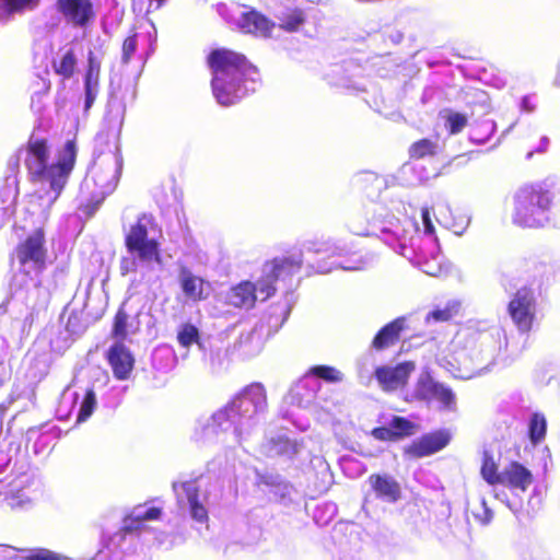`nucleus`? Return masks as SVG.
I'll list each match as a JSON object with an SVG mask.
<instances>
[{
  "label": "nucleus",
  "instance_id": "f257e3e1",
  "mask_svg": "<svg viewBox=\"0 0 560 560\" xmlns=\"http://www.w3.org/2000/svg\"><path fill=\"white\" fill-rule=\"evenodd\" d=\"M206 62L211 71L213 96L223 106H232L247 95L246 82H256L259 69L241 51L219 47L212 49Z\"/></svg>",
  "mask_w": 560,
  "mask_h": 560
},
{
  "label": "nucleus",
  "instance_id": "f03ea898",
  "mask_svg": "<svg viewBox=\"0 0 560 560\" xmlns=\"http://www.w3.org/2000/svg\"><path fill=\"white\" fill-rule=\"evenodd\" d=\"M25 167L27 170L30 182L33 184H49L50 190L46 192L48 196L43 212L46 217L52 203L60 196L68 177L75 164L77 148L73 140H68L57 160L52 164H48L49 147L44 138L30 137L25 144Z\"/></svg>",
  "mask_w": 560,
  "mask_h": 560
},
{
  "label": "nucleus",
  "instance_id": "7ed1b4c3",
  "mask_svg": "<svg viewBox=\"0 0 560 560\" xmlns=\"http://www.w3.org/2000/svg\"><path fill=\"white\" fill-rule=\"evenodd\" d=\"M121 167V156L116 152L106 156L98 155L93 161L79 190L80 208L85 214L93 215L106 196L115 189Z\"/></svg>",
  "mask_w": 560,
  "mask_h": 560
},
{
  "label": "nucleus",
  "instance_id": "20e7f679",
  "mask_svg": "<svg viewBox=\"0 0 560 560\" xmlns=\"http://www.w3.org/2000/svg\"><path fill=\"white\" fill-rule=\"evenodd\" d=\"M553 194L541 184H527L512 196V222L523 229H540L549 222Z\"/></svg>",
  "mask_w": 560,
  "mask_h": 560
},
{
  "label": "nucleus",
  "instance_id": "39448f33",
  "mask_svg": "<svg viewBox=\"0 0 560 560\" xmlns=\"http://www.w3.org/2000/svg\"><path fill=\"white\" fill-rule=\"evenodd\" d=\"M155 225L152 214L141 213L130 225L125 236V246L129 254L144 262H161L160 242L149 237V230Z\"/></svg>",
  "mask_w": 560,
  "mask_h": 560
},
{
  "label": "nucleus",
  "instance_id": "423d86ee",
  "mask_svg": "<svg viewBox=\"0 0 560 560\" xmlns=\"http://www.w3.org/2000/svg\"><path fill=\"white\" fill-rule=\"evenodd\" d=\"M13 255L20 267L31 266L35 272L42 273L47 267L48 258L44 229L37 228L20 241Z\"/></svg>",
  "mask_w": 560,
  "mask_h": 560
},
{
  "label": "nucleus",
  "instance_id": "0eeeda50",
  "mask_svg": "<svg viewBox=\"0 0 560 560\" xmlns=\"http://www.w3.org/2000/svg\"><path fill=\"white\" fill-rule=\"evenodd\" d=\"M506 311L518 331L529 332L536 317L534 290L527 285L517 289L511 296Z\"/></svg>",
  "mask_w": 560,
  "mask_h": 560
},
{
  "label": "nucleus",
  "instance_id": "6e6552de",
  "mask_svg": "<svg viewBox=\"0 0 560 560\" xmlns=\"http://www.w3.org/2000/svg\"><path fill=\"white\" fill-rule=\"evenodd\" d=\"M416 370L413 361H404L396 365H380L374 370V377L382 390L392 393L405 388Z\"/></svg>",
  "mask_w": 560,
  "mask_h": 560
},
{
  "label": "nucleus",
  "instance_id": "1a4fd4ad",
  "mask_svg": "<svg viewBox=\"0 0 560 560\" xmlns=\"http://www.w3.org/2000/svg\"><path fill=\"white\" fill-rule=\"evenodd\" d=\"M451 434L446 430H436L423 434L413 440L404 450V454L409 458H422L431 456L448 445Z\"/></svg>",
  "mask_w": 560,
  "mask_h": 560
},
{
  "label": "nucleus",
  "instance_id": "9d476101",
  "mask_svg": "<svg viewBox=\"0 0 560 560\" xmlns=\"http://www.w3.org/2000/svg\"><path fill=\"white\" fill-rule=\"evenodd\" d=\"M105 358L113 375L118 381L130 378L136 359L130 349L122 342H114L106 351Z\"/></svg>",
  "mask_w": 560,
  "mask_h": 560
},
{
  "label": "nucleus",
  "instance_id": "9b49d317",
  "mask_svg": "<svg viewBox=\"0 0 560 560\" xmlns=\"http://www.w3.org/2000/svg\"><path fill=\"white\" fill-rule=\"evenodd\" d=\"M417 430V423L405 417L394 416L387 427L372 429L371 435L381 442H398L412 436Z\"/></svg>",
  "mask_w": 560,
  "mask_h": 560
},
{
  "label": "nucleus",
  "instance_id": "f8f14e48",
  "mask_svg": "<svg viewBox=\"0 0 560 560\" xmlns=\"http://www.w3.org/2000/svg\"><path fill=\"white\" fill-rule=\"evenodd\" d=\"M533 482L532 471L520 462L512 460L501 471L498 485L512 492L525 493Z\"/></svg>",
  "mask_w": 560,
  "mask_h": 560
},
{
  "label": "nucleus",
  "instance_id": "ddd939ff",
  "mask_svg": "<svg viewBox=\"0 0 560 560\" xmlns=\"http://www.w3.org/2000/svg\"><path fill=\"white\" fill-rule=\"evenodd\" d=\"M57 10L74 26L83 27L94 19V10L91 0H57Z\"/></svg>",
  "mask_w": 560,
  "mask_h": 560
},
{
  "label": "nucleus",
  "instance_id": "4468645a",
  "mask_svg": "<svg viewBox=\"0 0 560 560\" xmlns=\"http://www.w3.org/2000/svg\"><path fill=\"white\" fill-rule=\"evenodd\" d=\"M368 482L375 497L387 503H396L401 498L400 483L390 475L372 474Z\"/></svg>",
  "mask_w": 560,
  "mask_h": 560
},
{
  "label": "nucleus",
  "instance_id": "2eb2a0df",
  "mask_svg": "<svg viewBox=\"0 0 560 560\" xmlns=\"http://www.w3.org/2000/svg\"><path fill=\"white\" fill-rule=\"evenodd\" d=\"M179 284L185 296L195 303L207 300L212 290L210 282L194 275L187 268H182L180 270Z\"/></svg>",
  "mask_w": 560,
  "mask_h": 560
},
{
  "label": "nucleus",
  "instance_id": "dca6fc26",
  "mask_svg": "<svg viewBox=\"0 0 560 560\" xmlns=\"http://www.w3.org/2000/svg\"><path fill=\"white\" fill-rule=\"evenodd\" d=\"M238 27L245 34L268 38L271 36L275 23L257 10L242 13Z\"/></svg>",
  "mask_w": 560,
  "mask_h": 560
},
{
  "label": "nucleus",
  "instance_id": "f3484780",
  "mask_svg": "<svg viewBox=\"0 0 560 560\" xmlns=\"http://www.w3.org/2000/svg\"><path fill=\"white\" fill-rule=\"evenodd\" d=\"M406 329V318L397 317L384 325L374 336L371 347L376 351H383L395 346L399 340L401 332Z\"/></svg>",
  "mask_w": 560,
  "mask_h": 560
},
{
  "label": "nucleus",
  "instance_id": "a211bd4d",
  "mask_svg": "<svg viewBox=\"0 0 560 560\" xmlns=\"http://www.w3.org/2000/svg\"><path fill=\"white\" fill-rule=\"evenodd\" d=\"M248 405L253 407V412H256L266 405V390L262 385L254 383L244 388L243 392L232 400L229 409L234 411L244 408V411L248 412Z\"/></svg>",
  "mask_w": 560,
  "mask_h": 560
},
{
  "label": "nucleus",
  "instance_id": "6ab92c4d",
  "mask_svg": "<svg viewBox=\"0 0 560 560\" xmlns=\"http://www.w3.org/2000/svg\"><path fill=\"white\" fill-rule=\"evenodd\" d=\"M178 488H182L185 492L187 501L189 503V511L191 517L199 522L206 523L209 520L207 508L199 501V487L196 485L195 480H188L183 482H173L172 489L173 491H177Z\"/></svg>",
  "mask_w": 560,
  "mask_h": 560
},
{
  "label": "nucleus",
  "instance_id": "aec40b11",
  "mask_svg": "<svg viewBox=\"0 0 560 560\" xmlns=\"http://www.w3.org/2000/svg\"><path fill=\"white\" fill-rule=\"evenodd\" d=\"M269 264L276 277L279 280H285L301 271L303 254L301 250L293 252L282 257H275Z\"/></svg>",
  "mask_w": 560,
  "mask_h": 560
},
{
  "label": "nucleus",
  "instance_id": "412c9836",
  "mask_svg": "<svg viewBox=\"0 0 560 560\" xmlns=\"http://www.w3.org/2000/svg\"><path fill=\"white\" fill-rule=\"evenodd\" d=\"M256 301V284L248 280L232 287L228 294L229 304L237 308H253Z\"/></svg>",
  "mask_w": 560,
  "mask_h": 560
},
{
  "label": "nucleus",
  "instance_id": "4be33fe9",
  "mask_svg": "<svg viewBox=\"0 0 560 560\" xmlns=\"http://www.w3.org/2000/svg\"><path fill=\"white\" fill-rule=\"evenodd\" d=\"M439 144L429 138H422L410 144L408 155L410 160L419 161L427 158H434L439 153Z\"/></svg>",
  "mask_w": 560,
  "mask_h": 560
},
{
  "label": "nucleus",
  "instance_id": "5701e85b",
  "mask_svg": "<svg viewBox=\"0 0 560 560\" xmlns=\"http://www.w3.org/2000/svg\"><path fill=\"white\" fill-rule=\"evenodd\" d=\"M128 320L129 315L125 310L124 304L120 305L113 318L110 336L115 342H122L128 337Z\"/></svg>",
  "mask_w": 560,
  "mask_h": 560
},
{
  "label": "nucleus",
  "instance_id": "b1692460",
  "mask_svg": "<svg viewBox=\"0 0 560 560\" xmlns=\"http://www.w3.org/2000/svg\"><path fill=\"white\" fill-rule=\"evenodd\" d=\"M500 471L493 455L485 451L482 454L480 475L490 486H497L500 481Z\"/></svg>",
  "mask_w": 560,
  "mask_h": 560
},
{
  "label": "nucleus",
  "instance_id": "393cba45",
  "mask_svg": "<svg viewBox=\"0 0 560 560\" xmlns=\"http://www.w3.org/2000/svg\"><path fill=\"white\" fill-rule=\"evenodd\" d=\"M52 69L62 79H70L75 70L77 57L73 49L67 50L59 60H52Z\"/></svg>",
  "mask_w": 560,
  "mask_h": 560
},
{
  "label": "nucleus",
  "instance_id": "a878e982",
  "mask_svg": "<svg viewBox=\"0 0 560 560\" xmlns=\"http://www.w3.org/2000/svg\"><path fill=\"white\" fill-rule=\"evenodd\" d=\"M270 456H288L293 457L298 453V445L287 436H278L269 442Z\"/></svg>",
  "mask_w": 560,
  "mask_h": 560
},
{
  "label": "nucleus",
  "instance_id": "bb28decb",
  "mask_svg": "<svg viewBox=\"0 0 560 560\" xmlns=\"http://www.w3.org/2000/svg\"><path fill=\"white\" fill-rule=\"evenodd\" d=\"M546 430L547 422L545 416L538 412L533 413L528 424V436L534 445L545 439Z\"/></svg>",
  "mask_w": 560,
  "mask_h": 560
},
{
  "label": "nucleus",
  "instance_id": "cd10ccee",
  "mask_svg": "<svg viewBox=\"0 0 560 560\" xmlns=\"http://www.w3.org/2000/svg\"><path fill=\"white\" fill-rule=\"evenodd\" d=\"M40 0H0V10L8 16L22 13L26 10H34Z\"/></svg>",
  "mask_w": 560,
  "mask_h": 560
},
{
  "label": "nucleus",
  "instance_id": "c85d7f7f",
  "mask_svg": "<svg viewBox=\"0 0 560 560\" xmlns=\"http://www.w3.org/2000/svg\"><path fill=\"white\" fill-rule=\"evenodd\" d=\"M101 61L93 51L88 54V66L84 74V85L100 88Z\"/></svg>",
  "mask_w": 560,
  "mask_h": 560
},
{
  "label": "nucleus",
  "instance_id": "c756f323",
  "mask_svg": "<svg viewBox=\"0 0 560 560\" xmlns=\"http://www.w3.org/2000/svg\"><path fill=\"white\" fill-rule=\"evenodd\" d=\"M279 279L276 275L269 270L266 272L256 284V293L258 292L261 295V300L266 301L276 294V282Z\"/></svg>",
  "mask_w": 560,
  "mask_h": 560
},
{
  "label": "nucleus",
  "instance_id": "7c9ffc66",
  "mask_svg": "<svg viewBox=\"0 0 560 560\" xmlns=\"http://www.w3.org/2000/svg\"><path fill=\"white\" fill-rule=\"evenodd\" d=\"M305 21V16L302 10L292 9L283 13L280 18L281 28L293 32L296 31Z\"/></svg>",
  "mask_w": 560,
  "mask_h": 560
},
{
  "label": "nucleus",
  "instance_id": "2f4dec72",
  "mask_svg": "<svg viewBox=\"0 0 560 560\" xmlns=\"http://www.w3.org/2000/svg\"><path fill=\"white\" fill-rule=\"evenodd\" d=\"M96 404V395L94 389L88 388L77 416V422L86 421L94 412Z\"/></svg>",
  "mask_w": 560,
  "mask_h": 560
},
{
  "label": "nucleus",
  "instance_id": "473e14b6",
  "mask_svg": "<svg viewBox=\"0 0 560 560\" xmlns=\"http://www.w3.org/2000/svg\"><path fill=\"white\" fill-rule=\"evenodd\" d=\"M198 328L189 323L183 324L177 332V341L184 348H189L194 343L199 342Z\"/></svg>",
  "mask_w": 560,
  "mask_h": 560
},
{
  "label": "nucleus",
  "instance_id": "72a5a7b5",
  "mask_svg": "<svg viewBox=\"0 0 560 560\" xmlns=\"http://www.w3.org/2000/svg\"><path fill=\"white\" fill-rule=\"evenodd\" d=\"M439 386L440 384L435 383L431 377H421L417 382L416 396L422 400L434 399Z\"/></svg>",
  "mask_w": 560,
  "mask_h": 560
},
{
  "label": "nucleus",
  "instance_id": "f704fd0d",
  "mask_svg": "<svg viewBox=\"0 0 560 560\" xmlns=\"http://www.w3.org/2000/svg\"><path fill=\"white\" fill-rule=\"evenodd\" d=\"M308 374L314 375L329 383H336L341 381V374L332 366L328 365H315L308 371Z\"/></svg>",
  "mask_w": 560,
  "mask_h": 560
},
{
  "label": "nucleus",
  "instance_id": "c9c22d12",
  "mask_svg": "<svg viewBox=\"0 0 560 560\" xmlns=\"http://www.w3.org/2000/svg\"><path fill=\"white\" fill-rule=\"evenodd\" d=\"M467 117L462 113L450 112L446 116L445 127L450 135L459 133L467 126Z\"/></svg>",
  "mask_w": 560,
  "mask_h": 560
},
{
  "label": "nucleus",
  "instance_id": "e433bc0d",
  "mask_svg": "<svg viewBox=\"0 0 560 560\" xmlns=\"http://www.w3.org/2000/svg\"><path fill=\"white\" fill-rule=\"evenodd\" d=\"M457 314V307L455 305H446L443 308H435L428 313L427 322H448Z\"/></svg>",
  "mask_w": 560,
  "mask_h": 560
},
{
  "label": "nucleus",
  "instance_id": "4c0bfd02",
  "mask_svg": "<svg viewBox=\"0 0 560 560\" xmlns=\"http://www.w3.org/2000/svg\"><path fill=\"white\" fill-rule=\"evenodd\" d=\"M138 46V34L133 32L128 35L124 42L121 47V62L124 65H128L131 60L132 55L135 54Z\"/></svg>",
  "mask_w": 560,
  "mask_h": 560
},
{
  "label": "nucleus",
  "instance_id": "58836bf2",
  "mask_svg": "<svg viewBox=\"0 0 560 560\" xmlns=\"http://www.w3.org/2000/svg\"><path fill=\"white\" fill-rule=\"evenodd\" d=\"M24 560H62V557L49 549L39 548L24 557Z\"/></svg>",
  "mask_w": 560,
  "mask_h": 560
},
{
  "label": "nucleus",
  "instance_id": "ea45409f",
  "mask_svg": "<svg viewBox=\"0 0 560 560\" xmlns=\"http://www.w3.org/2000/svg\"><path fill=\"white\" fill-rule=\"evenodd\" d=\"M434 399L439 400L443 406L451 408L455 404V395L453 392L440 384Z\"/></svg>",
  "mask_w": 560,
  "mask_h": 560
},
{
  "label": "nucleus",
  "instance_id": "a19ab883",
  "mask_svg": "<svg viewBox=\"0 0 560 560\" xmlns=\"http://www.w3.org/2000/svg\"><path fill=\"white\" fill-rule=\"evenodd\" d=\"M401 232L402 229L397 219L388 220L386 224L381 229L382 234H390L394 236L395 240H398L400 237Z\"/></svg>",
  "mask_w": 560,
  "mask_h": 560
},
{
  "label": "nucleus",
  "instance_id": "79ce46f5",
  "mask_svg": "<svg viewBox=\"0 0 560 560\" xmlns=\"http://www.w3.org/2000/svg\"><path fill=\"white\" fill-rule=\"evenodd\" d=\"M142 524H143V521L139 520V515L138 516H128L125 520L124 530L126 533H131L133 530H138L142 527Z\"/></svg>",
  "mask_w": 560,
  "mask_h": 560
},
{
  "label": "nucleus",
  "instance_id": "37998d69",
  "mask_svg": "<svg viewBox=\"0 0 560 560\" xmlns=\"http://www.w3.org/2000/svg\"><path fill=\"white\" fill-rule=\"evenodd\" d=\"M100 88L95 86H86L84 85V92H85V110L90 109L92 104L94 103L96 95L98 93Z\"/></svg>",
  "mask_w": 560,
  "mask_h": 560
},
{
  "label": "nucleus",
  "instance_id": "c03bdc74",
  "mask_svg": "<svg viewBox=\"0 0 560 560\" xmlns=\"http://www.w3.org/2000/svg\"><path fill=\"white\" fill-rule=\"evenodd\" d=\"M162 511L160 508L152 506L148 509L142 515H139V520L144 521H154L161 517Z\"/></svg>",
  "mask_w": 560,
  "mask_h": 560
},
{
  "label": "nucleus",
  "instance_id": "a18cd8bd",
  "mask_svg": "<svg viewBox=\"0 0 560 560\" xmlns=\"http://www.w3.org/2000/svg\"><path fill=\"white\" fill-rule=\"evenodd\" d=\"M421 218H422V222H423V226H424V232L427 234H432L434 233V225L431 221V218H430V212L427 208H423L421 210Z\"/></svg>",
  "mask_w": 560,
  "mask_h": 560
},
{
  "label": "nucleus",
  "instance_id": "49530a36",
  "mask_svg": "<svg viewBox=\"0 0 560 560\" xmlns=\"http://www.w3.org/2000/svg\"><path fill=\"white\" fill-rule=\"evenodd\" d=\"M7 504L11 509L23 506L24 503L28 502V499H18L15 495L5 497Z\"/></svg>",
  "mask_w": 560,
  "mask_h": 560
},
{
  "label": "nucleus",
  "instance_id": "de8ad7c7",
  "mask_svg": "<svg viewBox=\"0 0 560 560\" xmlns=\"http://www.w3.org/2000/svg\"><path fill=\"white\" fill-rule=\"evenodd\" d=\"M522 107L527 113L535 109V104L532 103L530 96L526 95L522 98Z\"/></svg>",
  "mask_w": 560,
  "mask_h": 560
},
{
  "label": "nucleus",
  "instance_id": "09e8293b",
  "mask_svg": "<svg viewBox=\"0 0 560 560\" xmlns=\"http://www.w3.org/2000/svg\"><path fill=\"white\" fill-rule=\"evenodd\" d=\"M44 199V197L38 192H33L28 196V202L32 206H35L38 203L39 200Z\"/></svg>",
  "mask_w": 560,
  "mask_h": 560
},
{
  "label": "nucleus",
  "instance_id": "8fccbe9b",
  "mask_svg": "<svg viewBox=\"0 0 560 560\" xmlns=\"http://www.w3.org/2000/svg\"><path fill=\"white\" fill-rule=\"evenodd\" d=\"M11 165H12V170L14 172H18L19 171V167H20V158L18 155L13 156L11 159Z\"/></svg>",
  "mask_w": 560,
  "mask_h": 560
},
{
  "label": "nucleus",
  "instance_id": "3c124183",
  "mask_svg": "<svg viewBox=\"0 0 560 560\" xmlns=\"http://www.w3.org/2000/svg\"><path fill=\"white\" fill-rule=\"evenodd\" d=\"M3 384H4L3 380H2V378H0V387H2V386H3Z\"/></svg>",
  "mask_w": 560,
  "mask_h": 560
},
{
  "label": "nucleus",
  "instance_id": "603ef678",
  "mask_svg": "<svg viewBox=\"0 0 560 560\" xmlns=\"http://www.w3.org/2000/svg\"><path fill=\"white\" fill-rule=\"evenodd\" d=\"M40 285H42V282H40V281H38V282L36 283V287H40Z\"/></svg>",
  "mask_w": 560,
  "mask_h": 560
}]
</instances>
